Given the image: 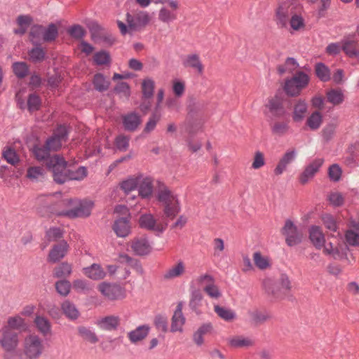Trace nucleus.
Wrapping results in <instances>:
<instances>
[{"instance_id": "obj_1", "label": "nucleus", "mask_w": 359, "mask_h": 359, "mask_svg": "<svg viewBox=\"0 0 359 359\" xmlns=\"http://www.w3.org/2000/svg\"><path fill=\"white\" fill-rule=\"evenodd\" d=\"M48 169L52 171L54 181L63 184L68 180H82L87 176V170L83 166L72 170L62 157L55 155L48 162Z\"/></svg>"}, {"instance_id": "obj_2", "label": "nucleus", "mask_w": 359, "mask_h": 359, "mask_svg": "<svg viewBox=\"0 0 359 359\" xmlns=\"http://www.w3.org/2000/svg\"><path fill=\"white\" fill-rule=\"evenodd\" d=\"M58 205L71 207L72 208L67 210H55L56 215L74 219L88 217L91 213L94 203L91 201L85 200L76 202L69 198L61 201Z\"/></svg>"}, {"instance_id": "obj_3", "label": "nucleus", "mask_w": 359, "mask_h": 359, "mask_svg": "<svg viewBox=\"0 0 359 359\" xmlns=\"http://www.w3.org/2000/svg\"><path fill=\"white\" fill-rule=\"evenodd\" d=\"M157 198L164 205L163 213L170 219H174L180 211L177 196L163 183L158 182Z\"/></svg>"}, {"instance_id": "obj_4", "label": "nucleus", "mask_w": 359, "mask_h": 359, "mask_svg": "<svg viewBox=\"0 0 359 359\" xmlns=\"http://www.w3.org/2000/svg\"><path fill=\"white\" fill-rule=\"evenodd\" d=\"M170 217L164 215H154L151 213H145L140 215L139 225L142 229L152 231L156 236L161 235L166 229Z\"/></svg>"}, {"instance_id": "obj_5", "label": "nucleus", "mask_w": 359, "mask_h": 359, "mask_svg": "<svg viewBox=\"0 0 359 359\" xmlns=\"http://www.w3.org/2000/svg\"><path fill=\"white\" fill-rule=\"evenodd\" d=\"M22 351L29 359H39L45 351L43 340L36 334H29L23 340Z\"/></svg>"}, {"instance_id": "obj_6", "label": "nucleus", "mask_w": 359, "mask_h": 359, "mask_svg": "<svg viewBox=\"0 0 359 359\" xmlns=\"http://www.w3.org/2000/svg\"><path fill=\"white\" fill-rule=\"evenodd\" d=\"M116 214H121V216L116 218L114 222L112 229L118 237H126L130 233V215L129 210L125 205H117L115 208Z\"/></svg>"}, {"instance_id": "obj_7", "label": "nucleus", "mask_w": 359, "mask_h": 359, "mask_svg": "<svg viewBox=\"0 0 359 359\" xmlns=\"http://www.w3.org/2000/svg\"><path fill=\"white\" fill-rule=\"evenodd\" d=\"M309 82V76L303 72H297L290 79L285 81L284 90L290 96H297Z\"/></svg>"}, {"instance_id": "obj_8", "label": "nucleus", "mask_w": 359, "mask_h": 359, "mask_svg": "<svg viewBox=\"0 0 359 359\" xmlns=\"http://www.w3.org/2000/svg\"><path fill=\"white\" fill-rule=\"evenodd\" d=\"M151 20L148 12L144 11H135L133 13H127L126 20L131 31L140 32L143 29Z\"/></svg>"}, {"instance_id": "obj_9", "label": "nucleus", "mask_w": 359, "mask_h": 359, "mask_svg": "<svg viewBox=\"0 0 359 359\" xmlns=\"http://www.w3.org/2000/svg\"><path fill=\"white\" fill-rule=\"evenodd\" d=\"M278 283L280 285L279 289L275 286L273 280L266 278L263 281V286L268 294L276 297L279 296V293L286 294L290 291L291 282L287 275L281 274Z\"/></svg>"}, {"instance_id": "obj_10", "label": "nucleus", "mask_w": 359, "mask_h": 359, "mask_svg": "<svg viewBox=\"0 0 359 359\" xmlns=\"http://www.w3.org/2000/svg\"><path fill=\"white\" fill-rule=\"evenodd\" d=\"M19 341V335L17 332L9 327L1 329L0 344L6 352H11L17 349Z\"/></svg>"}, {"instance_id": "obj_11", "label": "nucleus", "mask_w": 359, "mask_h": 359, "mask_svg": "<svg viewBox=\"0 0 359 359\" xmlns=\"http://www.w3.org/2000/svg\"><path fill=\"white\" fill-rule=\"evenodd\" d=\"M68 129L65 126H59L49 137L45 144L51 151H57L61 148L63 142H66L68 136Z\"/></svg>"}, {"instance_id": "obj_12", "label": "nucleus", "mask_w": 359, "mask_h": 359, "mask_svg": "<svg viewBox=\"0 0 359 359\" xmlns=\"http://www.w3.org/2000/svg\"><path fill=\"white\" fill-rule=\"evenodd\" d=\"M98 289L103 296L110 300L121 299L126 297V290L117 284L104 282L99 285Z\"/></svg>"}, {"instance_id": "obj_13", "label": "nucleus", "mask_w": 359, "mask_h": 359, "mask_svg": "<svg viewBox=\"0 0 359 359\" xmlns=\"http://www.w3.org/2000/svg\"><path fill=\"white\" fill-rule=\"evenodd\" d=\"M282 233L285 236L286 243L294 246L302 241V234L291 220H287L282 229Z\"/></svg>"}, {"instance_id": "obj_14", "label": "nucleus", "mask_w": 359, "mask_h": 359, "mask_svg": "<svg viewBox=\"0 0 359 359\" xmlns=\"http://www.w3.org/2000/svg\"><path fill=\"white\" fill-rule=\"evenodd\" d=\"M294 6L291 0H285L278 6L276 11V22L280 27H285L290 16L293 14Z\"/></svg>"}, {"instance_id": "obj_15", "label": "nucleus", "mask_w": 359, "mask_h": 359, "mask_svg": "<svg viewBox=\"0 0 359 359\" xmlns=\"http://www.w3.org/2000/svg\"><path fill=\"white\" fill-rule=\"evenodd\" d=\"M121 118L123 126L125 130L128 132L135 131L142 123L141 116L135 111L127 113Z\"/></svg>"}, {"instance_id": "obj_16", "label": "nucleus", "mask_w": 359, "mask_h": 359, "mask_svg": "<svg viewBox=\"0 0 359 359\" xmlns=\"http://www.w3.org/2000/svg\"><path fill=\"white\" fill-rule=\"evenodd\" d=\"M323 163V159L316 158L309 164L299 177V182L301 184H305L310 179L313 178Z\"/></svg>"}, {"instance_id": "obj_17", "label": "nucleus", "mask_w": 359, "mask_h": 359, "mask_svg": "<svg viewBox=\"0 0 359 359\" xmlns=\"http://www.w3.org/2000/svg\"><path fill=\"white\" fill-rule=\"evenodd\" d=\"M69 245L65 241H60L55 245L48 255V259L51 262H57L62 259L68 251Z\"/></svg>"}, {"instance_id": "obj_18", "label": "nucleus", "mask_w": 359, "mask_h": 359, "mask_svg": "<svg viewBox=\"0 0 359 359\" xmlns=\"http://www.w3.org/2000/svg\"><path fill=\"white\" fill-rule=\"evenodd\" d=\"M266 107L274 116L281 117L285 114L286 111L283 105L282 100L278 96L269 99Z\"/></svg>"}, {"instance_id": "obj_19", "label": "nucleus", "mask_w": 359, "mask_h": 359, "mask_svg": "<svg viewBox=\"0 0 359 359\" xmlns=\"http://www.w3.org/2000/svg\"><path fill=\"white\" fill-rule=\"evenodd\" d=\"M185 323V318L182 313V304H177L172 318L171 331L173 332L182 331V326Z\"/></svg>"}, {"instance_id": "obj_20", "label": "nucleus", "mask_w": 359, "mask_h": 359, "mask_svg": "<svg viewBox=\"0 0 359 359\" xmlns=\"http://www.w3.org/2000/svg\"><path fill=\"white\" fill-rule=\"evenodd\" d=\"M131 248L137 255H147L151 251V245L146 238L134 239L132 242Z\"/></svg>"}, {"instance_id": "obj_21", "label": "nucleus", "mask_w": 359, "mask_h": 359, "mask_svg": "<svg viewBox=\"0 0 359 359\" xmlns=\"http://www.w3.org/2000/svg\"><path fill=\"white\" fill-rule=\"evenodd\" d=\"M149 332V327L147 325L138 326L135 330L128 333V337L132 344H137L147 337Z\"/></svg>"}, {"instance_id": "obj_22", "label": "nucleus", "mask_w": 359, "mask_h": 359, "mask_svg": "<svg viewBox=\"0 0 359 359\" xmlns=\"http://www.w3.org/2000/svg\"><path fill=\"white\" fill-rule=\"evenodd\" d=\"M341 50L350 57L358 55V42L353 38H346L341 41Z\"/></svg>"}, {"instance_id": "obj_23", "label": "nucleus", "mask_w": 359, "mask_h": 359, "mask_svg": "<svg viewBox=\"0 0 359 359\" xmlns=\"http://www.w3.org/2000/svg\"><path fill=\"white\" fill-rule=\"evenodd\" d=\"M34 29L43 34V40L46 42L55 41L58 35L57 27L53 23H50L46 28L42 26H36Z\"/></svg>"}, {"instance_id": "obj_24", "label": "nucleus", "mask_w": 359, "mask_h": 359, "mask_svg": "<svg viewBox=\"0 0 359 359\" xmlns=\"http://www.w3.org/2000/svg\"><path fill=\"white\" fill-rule=\"evenodd\" d=\"M309 238L316 248L320 249L325 244V237L320 227L312 226L309 229Z\"/></svg>"}, {"instance_id": "obj_25", "label": "nucleus", "mask_w": 359, "mask_h": 359, "mask_svg": "<svg viewBox=\"0 0 359 359\" xmlns=\"http://www.w3.org/2000/svg\"><path fill=\"white\" fill-rule=\"evenodd\" d=\"M83 273L90 279L100 280L104 278L106 273L100 265L93 264L83 269Z\"/></svg>"}, {"instance_id": "obj_26", "label": "nucleus", "mask_w": 359, "mask_h": 359, "mask_svg": "<svg viewBox=\"0 0 359 359\" xmlns=\"http://www.w3.org/2000/svg\"><path fill=\"white\" fill-rule=\"evenodd\" d=\"M183 65L186 67H191L196 69L200 74L203 72V65L200 61L199 56L196 54L187 55L183 62Z\"/></svg>"}, {"instance_id": "obj_27", "label": "nucleus", "mask_w": 359, "mask_h": 359, "mask_svg": "<svg viewBox=\"0 0 359 359\" xmlns=\"http://www.w3.org/2000/svg\"><path fill=\"white\" fill-rule=\"evenodd\" d=\"M120 318L118 316H109L102 318L98 322V325L103 330H116L119 325Z\"/></svg>"}, {"instance_id": "obj_28", "label": "nucleus", "mask_w": 359, "mask_h": 359, "mask_svg": "<svg viewBox=\"0 0 359 359\" xmlns=\"http://www.w3.org/2000/svg\"><path fill=\"white\" fill-rule=\"evenodd\" d=\"M185 271L184 263L180 261L175 265L168 269L163 274L164 279L170 280L177 278L182 275Z\"/></svg>"}, {"instance_id": "obj_29", "label": "nucleus", "mask_w": 359, "mask_h": 359, "mask_svg": "<svg viewBox=\"0 0 359 359\" xmlns=\"http://www.w3.org/2000/svg\"><path fill=\"white\" fill-rule=\"evenodd\" d=\"M307 104L302 100L297 101L294 107L293 120L295 122L302 121L307 112Z\"/></svg>"}, {"instance_id": "obj_30", "label": "nucleus", "mask_w": 359, "mask_h": 359, "mask_svg": "<svg viewBox=\"0 0 359 359\" xmlns=\"http://www.w3.org/2000/svg\"><path fill=\"white\" fill-rule=\"evenodd\" d=\"M353 229L346 231L345 238L347 243L352 246L359 245V224H353Z\"/></svg>"}, {"instance_id": "obj_31", "label": "nucleus", "mask_w": 359, "mask_h": 359, "mask_svg": "<svg viewBox=\"0 0 359 359\" xmlns=\"http://www.w3.org/2000/svg\"><path fill=\"white\" fill-rule=\"evenodd\" d=\"M34 323L38 331L43 336H46L50 333L51 324L46 318L37 316L34 319Z\"/></svg>"}, {"instance_id": "obj_32", "label": "nucleus", "mask_w": 359, "mask_h": 359, "mask_svg": "<svg viewBox=\"0 0 359 359\" xmlns=\"http://www.w3.org/2000/svg\"><path fill=\"white\" fill-rule=\"evenodd\" d=\"M229 344L231 347L238 348L252 346L254 341L248 337L236 336L229 339Z\"/></svg>"}, {"instance_id": "obj_33", "label": "nucleus", "mask_w": 359, "mask_h": 359, "mask_svg": "<svg viewBox=\"0 0 359 359\" xmlns=\"http://www.w3.org/2000/svg\"><path fill=\"white\" fill-rule=\"evenodd\" d=\"M212 329L210 323L202 325L194 334V341L198 345L201 346L203 343V336L210 333Z\"/></svg>"}, {"instance_id": "obj_34", "label": "nucleus", "mask_w": 359, "mask_h": 359, "mask_svg": "<svg viewBox=\"0 0 359 359\" xmlns=\"http://www.w3.org/2000/svg\"><path fill=\"white\" fill-rule=\"evenodd\" d=\"M61 308L63 313L68 318L71 320L78 318L79 312L73 303L66 300L62 304Z\"/></svg>"}, {"instance_id": "obj_35", "label": "nucleus", "mask_w": 359, "mask_h": 359, "mask_svg": "<svg viewBox=\"0 0 359 359\" xmlns=\"http://www.w3.org/2000/svg\"><path fill=\"white\" fill-rule=\"evenodd\" d=\"M248 314L250 323L255 325L264 323L269 318L266 312H262L257 309L249 311Z\"/></svg>"}, {"instance_id": "obj_36", "label": "nucleus", "mask_w": 359, "mask_h": 359, "mask_svg": "<svg viewBox=\"0 0 359 359\" xmlns=\"http://www.w3.org/2000/svg\"><path fill=\"white\" fill-rule=\"evenodd\" d=\"M93 85L95 90L99 92H104L109 88L110 81L103 74L98 73L94 76Z\"/></svg>"}, {"instance_id": "obj_37", "label": "nucleus", "mask_w": 359, "mask_h": 359, "mask_svg": "<svg viewBox=\"0 0 359 359\" xmlns=\"http://www.w3.org/2000/svg\"><path fill=\"white\" fill-rule=\"evenodd\" d=\"M154 87L155 83L153 79L150 78H146L142 81V93L144 99L148 100L153 97Z\"/></svg>"}, {"instance_id": "obj_38", "label": "nucleus", "mask_w": 359, "mask_h": 359, "mask_svg": "<svg viewBox=\"0 0 359 359\" xmlns=\"http://www.w3.org/2000/svg\"><path fill=\"white\" fill-rule=\"evenodd\" d=\"M315 73L316 76L323 82L328 81L330 79V69L323 62L316 64Z\"/></svg>"}, {"instance_id": "obj_39", "label": "nucleus", "mask_w": 359, "mask_h": 359, "mask_svg": "<svg viewBox=\"0 0 359 359\" xmlns=\"http://www.w3.org/2000/svg\"><path fill=\"white\" fill-rule=\"evenodd\" d=\"M214 311L219 318L225 321H231L236 318L235 312L226 307L215 305Z\"/></svg>"}, {"instance_id": "obj_40", "label": "nucleus", "mask_w": 359, "mask_h": 359, "mask_svg": "<svg viewBox=\"0 0 359 359\" xmlns=\"http://www.w3.org/2000/svg\"><path fill=\"white\" fill-rule=\"evenodd\" d=\"M203 294L200 290L194 289L191 291L189 301V307L196 313L198 308L201 306Z\"/></svg>"}, {"instance_id": "obj_41", "label": "nucleus", "mask_w": 359, "mask_h": 359, "mask_svg": "<svg viewBox=\"0 0 359 359\" xmlns=\"http://www.w3.org/2000/svg\"><path fill=\"white\" fill-rule=\"evenodd\" d=\"M299 67V64L297 60L293 57H287L285 60L284 65H279L278 67V73L282 75L285 72L292 73Z\"/></svg>"}, {"instance_id": "obj_42", "label": "nucleus", "mask_w": 359, "mask_h": 359, "mask_svg": "<svg viewBox=\"0 0 359 359\" xmlns=\"http://www.w3.org/2000/svg\"><path fill=\"white\" fill-rule=\"evenodd\" d=\"M5 327H9L10 329L15 330H24L27 327L25 320L19 316L10 317L8 319V326Z\"/></svg>"}, {"instance_id": "obj_43", "label": "nucleus", "mask_w": 359, "mask_h": 359, "mask_svg": "<svg viewBox=\"0 0 359 359\" xmlns=\"http://www.w3.org/2000/svg\"><path fill=\"white\" fill-rule=\"evenodd\" d=\"M153 191L152 180L147 177L144 179L139 187L138 193L142 198L149 197Z\"/></svg>"}, {"instance_id": "obj_44", "label": "nucleus", "mask_w": 359, "mask_h": 359, "mask_svg": "<svg viewBox=\"0 0 359 359\" xmlns=\"http://www.w3.org/2000/svg\"><path fill=\"white\" fill-rule=\"evenodd\" d=\"M87 27L90 32L92 39L98 41L103 34V28L95 21H90L87 24Z\"/></svg>"}, {"instance_id": "obj_45", "label": "nucleus", "mask_w": 359, "mask_h": 359, "mask_svg": "<svg viewBox=\"0 0 359 359\" xmlns=\"http://www.w3.org/2000/svg\"><path fill=\"white\" fill-rule=\"evenodd\" d=\"M79 335L84 339L91 344H95L98 341V337L95 333L90 328L86 327H79L78 328Z\"/></svg>"}, {"instance_id": "obj_46", "label": "nucleus", "mask_w": 359, "mask_h": 359, "mask_svg": "<svg viewBox=\"0 0 359 359\" xmlns=\"http://www.w3.org/2000/svg\"><path fill=\"white\" fill-rule=\"evenodd\" d=\"M323 122V117L320 113L316 111L311 114L306 121L307 126L311 130H317L320 128Z\"/></svg>"}, {"instance_id": "obj_47", "label": "nucleus", "mask_w": 359, "mask_h": 359, "mask_svg": "<svg viewBox=\"0 0 359 359\" xmlns=\"http://www.w3.org/2000/svg\"><path fill=\"white\" fill-rule=\"evenodd\" d=\"M72 268L71 264L67 262H62L58 266L55 268L54 276L56 278H65L72 273Z\"/></svg>"}, {"instance_id": "obj_48", "label": "nucleus", "mask_w": 359, "mask_h": 359, "mask_svg": "<svg viewBox=\"0 0 359 359\" xmlns=\"http://www.w3.org/2000/svg\"><path fill=\"white\" fill-rule=\"evenodd\" d=\"M34 154L39 161L46 159V165H48L50 158H52V156H50V150L46 147V144L42 147H35L34 148ZM47 168H48V166Z\"/></svg>"}, {"instance_id": "obj_49", "label": "nucleus", "mask_w": 359, "mask_h": 359, "mask_svg": "<svg viewBox=\"0 0 359 359\" xmlns=\"http://www.w3.org/2000/svg\"><path fill=\"white\" fill-rule=\"evenodd\" d=\"M138 185V180L136 178H130L120 184V188L124 191L126 194H129L133 191H135Z\"/></svg>"}, {"instance_id": "obj_50", "label": "nucleus", "mask_w": 359, "mask_h": 359, "mask_svg": "<svg viewBox=\"0 0 359 359\" xmlns=\"http://www.w3.org/2000/svg\"><path fill=\"white\" fill-rule=\"evenodd\" d=\"M253 259L256 266L261 270H264L270 266L268 259L262 256L259 252H256L254 253Z\"/></svg>"}, {"instance_id": "obj_51", "label": "nucleus", "mask_w": 359, "mask_h": 359, "mask_svg": "<svg viewBox=\"0 0 359 359\" xmlns=\"http://www.w3.org/2000/svg\"><path fill=\"white\" fill-rule=\"evenodd\" d=\"M117 261L121 264H127L128 265L135 267L142 270L141 266H140L137 259L132 258L128 255L125 253L119 254Z\"/></svg>"}, {"instance_id": "obj_52", "label": "nucleus", "mask_w": 359, "mask_h": 359, "mask_svg": "<svg viewBox=\"0 0 359 359\" xmlns=\"http://www.w3.org/2000/svg\"><path fill=\"white\" fill-rule=\"evenodd\" d=\"M13 69L15 74L18 78H24L28 74V67L25 62H15L13 65Z\"/></svg>"}, {"instance_id": "obj_53", "label": "nucleus", "mask_w": 359, "mask_h": 359, "mask_svg": "<svg viewBox=\"0 0 359 359\" xmlns=\"http://www.w3.org/2000/svg\"><path fill=\"white\" fill-rule=\"evenodd\" d=\"M328 102L336 105L342 102L344 96L340 90H331L327 93Z\"/></svg>"}, {"instance_id": "obj_54", "label": "nucleus", "mask_w": 359, "mask_h": 359, "mask_svg": "<svg viewBox=\"0 0 359 359\" xmlns=\"http://www.w3.org/2000/svg\"><path fill=\"white\" fill-rule=\"evenodd\" d=\"M63 236V231L59 227H51L46 233V238L49 242L55 241Z\"/></svg>"}, {"instance_id": "obj_55", "label": "nucleus", "mask_w": 359, "mask_h": 359, "mask_svg": "<svg viewBox=\"0 0 359 359\" xmlns=\"http://www.w3.org/2000/svg\"><path fill=\"white\" fill-rule=\"evenodd\" d=\"M70 288L71 284L68 280H62L57 281L55 283L57 292L62 296H67L70 292Z\"/></svg>"}, {"instance_id": "obj_56", "label": "nucleus", "mask_w": 359, "mask_h": 359, "mask_svg": "<svg viewBox=\"0 0 359 359\" xmlns=\"http://www.w3.org/2000/svg\"><path fill=\"white\" fill-rule=\"evenodd\" d=\"M129 137L124 135H119L115 140L116 148L122 151H126L129 147Z\"/></svg>"}, {"instance_id": "obj_57", "label": "nucleus", "mask_w": 359, "mask_h": 359, "mask_svg": "<svg viewBox=\"0 0 359 359\" xmlns=\"http://www.w3.org/2000/svg\"><path fill=\"white\" fill-rule=\"evenodd\" d=\"M3 157L10 164L15 165L19 161V158L14 149H7L3 152Z\"/></svg>"}, {"instance_id": "obj_58", "label": "nucleus", "mask_w": 359, "mask_h": 359, "mask_svg": "<svg viewBox=\"0 0 359 359\" xmlns=\"http://www.w3.org/2000/svg\"><path fill=\"white\" fill-rule=\"evenodd\" d=\"M93 58L95 62L98 65H107L110 62V55L104 50L96 53Z\"/></svg>"}, {"instance_id": "obj_59", "label": "nucleus", "mask_w": 359, "mask_h": 359, "mask_svg": "<svg viewBox=\"0 0 359 359\" xmlns=\"http://www.w3.org/2000/svg\"><path fill=\"white\" fill-rule=\"evenodd\" d=\"M41 100L36 94H30L27 100V107L29 111H34L39 109Z\"/></svg>"}, {"instance_id": "obj_60", "label": "nucleus", "mask_w": 359, "mask_h": 359, "mask_svg": "<svg viewBox=\"0 0 359 359\" xmlns=\"http://www.w3.org/2000/svg\"><path fill=\"white\" fill-rule=\"evenodd\" d=\"M341 169L337 164H333L328 169V175L331 180L338 182L341 176Z\"/></svg>"}, {"instance_id": "obj_61", "label": "nucleus", "mask_w": 359, "mask_h": 359, "mask_svg": "<svg viewBox=\"0 0 359 359\" xmlns=\"http://www.w3.org/2000/svg\"><path fill=\"white\" fill-rule=\"evenodd\" d=\"M67 32L71 36L76 39L83 38L86 33L83 28L79 25L72 26L68 29Z\"/></svg>"}, {"instance_id": "obj_62", "label": "nucleus", "mask_w": 359, "mask_h": 359, "mask_svg": "<svg viewBox=\"0 0 359 359\" xmlns=\"http://www.w3.org/2000/svg\"><path fill=\"white\" fill-rule=\"evenodd\" d=\"M158 19L163 22H169L176 19V15L165 8L159 11Z\"/></svg>"}, {"instance_id": "obj_63", "label": "nucleus", "mask_w": 359, "mask_h": 359, "mask_svg": "<svg viewBox=\"0 0 359 359\" xmlns=\"http://www.w3.org/2000/svg\"><path fill=\"white\" fill-rule=\"evenodd\" d=\"M203 290L211 298L217 299L222 296L221 292L219 291L218 287L215 284V283L203 287Z\"/></svg>"}, {"instance_id": "obj_64", "label": "nucleus", "mask_w": 359, "mask_h": 359, "mask_svg": "<svg viewBox=\"0 0 359 359\" xmlns=\"http://www.w3.org/2000/svg\"><path fill=\"white\" fill-rule=\"evenodd\" d=\"M322 220L327 229L332 231H337V223L333 216L329 214L323 215L322 217Z\"/></svg>"}]
</instances>
